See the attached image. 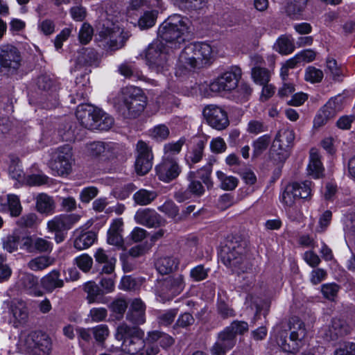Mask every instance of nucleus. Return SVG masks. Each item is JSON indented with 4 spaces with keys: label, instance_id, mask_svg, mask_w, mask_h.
Here are the masks:
<instances>
[{
    "label": "nucleus",
    "instance_id": "nucleus-55",
    "mask_svg": "<svg viewBox=\"0 0 355 355\" xmlns=\"http://www.w3.org/2000/svg\"><path fill=\"white\" fill-rule=\"evenodd\" d=\"M226 329L231 331L234 334V336L236 338L237 334L241 335L247 332L249 329V325L248 322L245 321L234 320L230 326L227 327Z\"/></svg>",
    "mask_w": 355,
    "mask_h": 355
},
{
    "label": "nucleus",
    "instance_id": "nucleus-28",
    "mask_svg": "<svg viewBox=\"0 0 355 355\" xmlns=\"http://www.w3.org/2000/svg\"><path fill=\"white\" fill-rule=\"evenodd\" d=\"M123 223L121 219L114 220L107 231V243L118 248H122L123 239L121 235Z\"/></svg>",
    "mask_w": 355,
    "mask_h": 355
},
{
    "label": "nucleus",
    "instance_id": "nucleus-26",
    "mask_svg": "<svg viewBox=\"0 0 355 355\" xmlns=\"http://www.w3.org/2000/svg\"><path fill=\"white\" fill-rule=\"evenodd\" d=\"M115 148L113 143L95 141L87 146V153L92 157L107 159L113 155Z\"/></svg>",
    "mask_w": 355,
    "mask_h": 355
},
{
    "label": "nucleus",
    "instance_id": "nucleus-31",
    "mask_svg": "<svg viewBox=\"0 0 355 355\" xmlns=\"http://www.w3.org/2000/svg\"><path fill=\"white\" fill-rule=\"evenodd\" d=\"M345 103V97L342 94H338L330 98L322 109L323 112H325L327 117L333 118L338 112L343 109Z\"/></svg>",
    "mask_w": 355,
    "mask_h": 355
},
{
    "label": "nucleus",
    "instance_id": "nucleus-45",
    "mask_svg": "<svg viewBox=\"0 0 355 355\" xmlns=\"http://www.w3.org/2000/svg\"><path fill=\"white\" fill-rule=\"evenodd\" d=\"M295 188L292 184H288L281 196L282 202L289 207L295 204L297 200V195L300 196V193H296L297 190Z\"/></svg>",
    "mask_w": 355,
    "mask_h": 355
},
{
    "label": "nucleus",
    "instance_id": "nucleus-60",
    "mask_svg": "<svg viewBox=\"0 0 355 355\" xmlns=\"http://www.w3.org/2000/svg\"><path fill=\"white\" fill-rule=\"evenodd\" d=\"M52 248V243L48 240L40 237L35 238L34 253L49 252L51 251Z\"/></svg>",
    "mask_w": 355,
    "mask_h": 355
},
{
    "label": "nucleus",
    "instance_id": "nucleus-16",
    "mask_svg": "<svg viewBox=\"0 0 355 355\" xmlns=\"http://www.w3.org/2000/svg\"><path fill=\"white\" fill-rule=\"evenodd\" d=\"M16 286L21 292L34 297H42L44 295L40 289L37 277L31 273L20 272L16 282Z\"/></svg>",
    "mask_w": 355,
    "mask_h": 355
},
{
    "label": "nucleus",
    "instance_id": "nucleus-7",
    "mask_svg": "<svg viewBox=\"0 0 355 355\" xmlns=\"http://www.w3.org/2000/svg\"><path fill=\"white\" fill-rule=\"evenodd\" d=\"M146 60L150 70L157 73L168 71L172 64L168 47L159 40L148 46L146 51Z\"/></svg>",
    "mask_w": 355,
    "mask_h": 355
},
{
    "label": "nucleus",
    "instance_id": "nucleus-35",
    "mask_svg": "<svg viewBox=\"0 0 355 355\" xmlns=\"http://www.w3.org/2000/svg\"><path fill=\"white\" fill-rule=\"evenodd\" d=\"M97 60V53L92 49H81L75 58L77 67H81L84 65H92Z\"/></svg>",
    "mask_w": 355,
    "mask_h": 355
},
{
    "label": "nucleus",
    "instance_id": "nucleus-14",
    "mask_svg": "<svg viewBox=\"0 0 355 355\" xmlns=\"http://www.w3.org/2000/svg\"><path fill=\"white\" fill-rule=\"evenodd\" d=\"M203 114L209 125L216 130H224L229 125L227 114L219 106L207 105L203 110Z\"/></svg>",
    "mask_w": 355,
    "mask_h": 355
},
{
    "label": "nucleus",
    "instance_id": "nucleus-4",
    "mask_svg": "<svg viewBox=\"0 0 355 355\" xmlns=\"http://www.w3.org/2000/svg\"><path fill=\"white\" fill-rule=\"evenodd\" d=\"M245 242L239 238H233L227 241L221 251V261L232 272L237 274L248 272L252 265L245 258Z\"/></svg>",
    "mask_w": 355,
    "mask_h": 355
},
{
    "label": "nucleus",
    "instance_id": "nucleus-12",
    "mask_svg": "<svg viewBox=\"0 0 355 355\" xmlns=\"http://www.w3.org/2000/svg\"><path fill=\"white\" fill-rule=\"evenodd\" d=\"M99 36L103 42L104 47L110 51H116L122 48L128 38L123 34V29L119 26L104 28L100 32Z\"/></svg>",
    "mask_w": 355,
    "mask_h": 355
},
{
    "label": "nucleus",
    "instance_id": "nucleus-43",
    "mask_svg": "<svg viewBox=\"0 0 355 355\" xmlns=\"http://www.w3.org/2000/svg\"><path fill=\"white\" fill-rule=\"evenodd\" d=\"M158 11L156 8L144 12L140 17L138 25L141 29H148L153 27L156 22Z\"/></svg>",
    "mask_w": 355,
    "mask_h": 355
},
{
    "label": "nucleus",
    "instance_id": "nucleus-5",
    "mask_svg": "<svg viewBox=\"0 0 355 355\" xmlns=\"http://www.w3.org/2000/svg\"><path fill=\"white\" fill-rule=\"evenodd\" d=\"M189 29L188 19L180 15H173L159 26L158 35L162 41L171 44L170 48H177L184 42Z\"/></svg>",
    "mask_w": 355,
    "mask_h": 355
},
{
    "label": "nucleus",
    "instance_id": "nucleus-51",
    "mask_svg": "<svg viewBox=\"0 0 355 355\" xmlns=\"http://www.w3.org/2000/svg\"><path fill=\"white\" fill-rule=\"evenodd\" d=\"M306 0H293L288 3L286 6V12L288 15L293 18L297 17V15L304 10L306 6Z\"/></svg>",
    "mask_w": 355,
    "mask_h": 355
},
{
    "label": "nucleus",
    "instance_id": "nucleus-9",
    "mask_svg": "<svg viewBox=\"0 0 355 355\" xmlns=\"http://www.w3.org/2000/svg\"><path fill=\"white\" fill-rule=\"evenodd\" d=\"M52 159L51 168L58 175L69 174L74 163L72 148L69 145L57 148L52 153Z\"/></svg>",
    "mask_w": 355,
    "mask_h": 355
},
{
    "label": "nucleus",
    "instance_id": "nucleus-54",
    "mask_svg": "<svg viewBox=\"0 0 355 355\" xmlns=\"http://www.w3.org/2000/svg\"><path fill=\"white\" fill-rule=\"evenodd\" d=\"M94 338L96 342L102 343L108 337L110 331L106 324H99L92 329Z\"/></svg>",
    "mask_w": 355,
    "mask_h": 355
},
{
    "label": "nucleus",
    "instance_id": "nucleus-10",
    "mask_svg": "<svg viewBox=\"0 0 355 355\" xmlns=\"http://www.w3.org/2000/svg\"><path fill=\"white\" fill-rule=\"evenodd\" d=\"M294 139L295 134L291 130L282 129L278 132L271 148L275 159L282 162L288 157Z\"/></svg>",
    "mask_w": 355,
    "mask_h": 355
},
{
    "label": "nucleus",
    "instance_id": "nucleus-20",
    "mask_svg": "<svg viewBox=\"0 0 355 355\" xmlns=\"http://www.w3.org/2000/svg\"><path fill=\"white\" fill-rule=\"evenodd\" d=\"M134 218L137 224L149 228L161 227L165 224V220L155 210L148 208L139 209Z\"/></svg>",
    "mask_w": 355,
    "mask_h": 355
},
{
    "label": "nucleus",
    "instance_id": "nucleus-48",
    "mask_svg": "<svg viewBox=\"0 0 355 355\" xmlns=\"http://www.w3.org/2000/svg\"><path fill=\"white\" fill-rule=\"evenodd\" d=\"M146 6L152 8H160L162 6V0H130L129 9L137 10Z\"/></svg>",
    "mask_w": 355,
    "mask_h": 355
},
{
    "label": "nucleus",
    "instance_id": "nucleus-21",
    "mask_svg": "<svg viewBox=\"0 0 355 355\" xmlns=\"http://www.w3.org/2000/svg\"><path fill=\"white\" fill-rule=\"evenodd\" d=\"M236 338L226 327L218 334L217 341L211 349L212 355H225L236 345Z\"/></svg>",
    "mask_w": 355,
    "mask_h": 355
},
{
    "label": "nucleus",
    "instance_id": "nucleus-11",
    "mask_svg": "<svg viewBox=\"0 0 355 355\" xmlns=\"http://www.w3.org/2000/svg\"><path fill=\"white\" fill-rule=\"evenodd\" d=\"M241 69L237 66H232L209 85L212 92L219 93L223 91H231L238 86L241 77Z\"/></svg>",
    "mask_w": 355,
    "mask_h": 355
},
{
    "label": "nucleus",
    "instance_id": "nucleus-15",
    "mask_svg": "<svg viewBox=\"0 0 355 355\" xmlns=\"http://www.w3.org/2000/svg\"><path fill=\"white\" fill-rule=\"evenodd\" d=\"M137 155L135 164V171L139 175L148 173L153 166V154L146 143L138 141L137 144Z\"/></svg>",
    "mask_w": 355,
    "mask_h": 355
},
{
    "label": "nucleus",
    "instance_id": "nucleus-41",
    "mask_svg": "<svg viewBox=\"0 0 355 355\" xmlns=\"http://www.w3.org/2000/svg\"><path fill=\"white\" fill-rule=\"evenodd\" d=\"M53 263V259L47 256H39L31 259L28 267L33 271L43 270Z\"/></svg>",
    "mask_w": 355,
    "mask_h": 355
},
{
    "label": "nucleus",
    "instance_id": "nucleus-25",
    "mask_svg": "<svg viewBox=\"0 0 355 355\" xmlns=\"http://www.w3.org/2000/svg\"><path fill=\"white\" fill-rule=\"evenodd\" d=\"M73 246L78 250H83L91 247L97 239L96 234L93 231H85L79 227L73 232Z\"/></svg>",
    "mask_w": 355,
    "mask_h": 355
},
{
    "label": "nucleus",
    "instance_id": "nucleus-63",
    "mask_svg": "<svg viewBox=\"0 0 355 355\" xmlns=\"http://www.w3.org/2000/svg\"><path fill=\"white\" fill-rule=\"evenodd\" d=\"M93 28L87 23H84L79 31V40L82 44H87L92 38Z\"/></svg>",
    "mask_w": 355,
    "mask_h": 355
},
{
    "label": "nucleus",
    "instance_id": "nucleus-37",
    "mask_svg": "<svg viewBox=\"0 0 355 355\" xmlns=\"http://www.w3.org/2000/svg\"><path fill=\"white\" fill-rule=\"evenodd\" d=\"M216 178L220 182V188L224 191H232L238 185L239 180L232 175H227L225 173L218 171L216 173Z\"/></svg>",
    "mask_w": 355,
    "mask_h": 355
},
{
    "label": "nucleus",
    "instance_id": "nucleus-52",
    "mask_svg": "<svg viewBox=\"0 0 355 355\" xmlns=\"http://www.w3.org/2000/svg\"><path fill=\"white\" fill-rule=\"evenodd\" d=\"M323 78V72L322 70L313 66H309L306 69L304 79L312 83H320Z\"/></svg>",
    "mask_w": 355,
    "mask_h": 355
},
{
    "label": "nucleus",
    "instance_id": "nucleus-61",
    "mask_svg": "<svg viewBox=\"0 0 355 355\" xmlns=\"http://www.w3.org/2000/svg\"><path fill=\"white\" fill-rule=\"evenodd\" d=\"M150 135L157 141H162L168 137L169 130L165 125H158L151 130Z\"/></svg>",
    "mask_w": 355,
    "mask_h": 355
},
{
    "label": "nucleus",
    "instance_id": "nucleus-46",
    "mask_svg": "<svg viewBox=\"0 0 355 355\" xmlns=\"http://www.w3.org/2000/svg\"><path fill=\"white\" fill-rule=\"evenodd\" d=\"M277 51L283 55L291 54L295 50V45L292 40L286 36H281L276 42Z\"/></svg>",
    "mask_w": 355,
    "mask_h": 355
},
{
    "label": "nucleus",
    "instance_id": "nucleus-40",
    "mask_svg": "<svg viewBox=\"0 0 355 355\" xmlns=\"http://www.w3.org/2000/svg\"><path fill=\"white\" fill-rule=\"evenodd\" d=\"M251 76L253 81L258 85H266L268 83L271 76V71L266 68L261 67H253Z\"/></svg>",
    "mask_w": 355,
    "mask_h": 355
},
{
    "label": "nucleus",
    "instance_id": "nucleus-32",
    "mask_svg": "<svg viewBox=\"0 0 355 355\" xmlns=\"http://www.w3.org/2000/svg\"><path fill=\"white\" fill-rule=\"evenodd\" d=\"M180 261L178 259L173 256H166L157 259L155 266L157 271L162 275H167L178 267Z\"/></svg>",
    "mask_w": 355,
    "mask_h": 355
},
{
    "label": "nucleus",
    "instance_id": "nucleus-22",
    "mask_svg": "<svg viewBox=\"0 0 355 355\" xmlns=\"http://www.w3.org/2000/svg\"><path fill=\"white\" fill-rule=\"evenodd\" d=\"M349 328L346 322L338 318H334L331 325L322 329L320 333L327 340H335L339 337L347 335Z\"/></svg>",
    "mask_w": 355,
    "mask_h": 355
},
{
    "label": "nucleus",
    "instance_id": "nucleus-47",
    "mask_svg": "<svg viewBox=\"0 0 355 355\" xmlns=\"http://www.w3.org/2000/svg\"><path fill=\"white\" fill-rule=\"evenodd\" d=\"M293 186H295L297 190V193H300V196L297 195V199H305L308 200L311 196V186L312 182L311 181L305 180L301 182H293L291 183Z\"/></svg>",
    "mask_w": 355,
    "mask_h": 355
},
{
    "label": "nucleus",
    "instance_id": "nucleus-23",
    "mask_svg": "<svg viewBox=\"0 0 355 355\" xmlns=\"http://www.w3.org/2000/svg\"><path fill=\"white\" fill-rule=\"evenodd\" d=\"M146 305L139 298L131 300L126 319L136 325L143 324L146 322Z\"/></svg>",
    "mask_w": 355,
    "mask_h": 355
},
{
    "label": "nucleus",
    "instance_id": "nucleus-42",
    "mask_svg": "<svg viewBox=\"0 0 355 355\" xmlns=\"http://www.w3.org/2000/svg\"><path fill=\"white\" fill-rule=\"evenodd\" d=\"M196 172L190 171L187 175V180L189 181L187 191L196 196H201L205 193V188L200 181L197 180Z\"/></svg>",
    "mask_w": 355,
    "mask_h": 355
},
{
    "label": "nucleus",
    "instance_id": "nucleus-33",
    "mask_svg": "<svg viewBox=\"0 0 355 355\" xmlns=\"http://www.w3.org/2000/svg\"><path fill=\"white\" fill-rule=\"evenodd\" d=\"M147 342L157 347L159 344L163 348H166L171 346L174 340L171 336L164 332L153 331L148 333Z\"/></svg>",
    "mask_w": 355,
    "mask_h": 355
},
{
    "label": "nucleus",
    "instance_id": "nucleus-49",
    "mask_svg": "<svg viewBox=\"0 0 355 355\" xmlns=\"http://www.w3.org/2000/svg\"><path fill=\"white\" fill-rule=\"evenodd\" d=\"M47 229L51 232H58L67 230L64 215L60 214L55 216L53 218L49 220L47 223Z\"/></svg>",
    "mask_w": 355,
    "mask_h": 355
},
{
    "label": "nucleus",
    "instance_id": "nucleus-17",
    "mask_svg": "<svg viewBox=\"0 0 355 355\" xmlns=\"http://www.w3.org/2000/svg\"><path fill=\"white\" fill-rule=\"evenodd\" d=\"M21 62L18 49L12 45L0 46V66L9 70H17Z\"/></svg>",
    "mask_w": 355,
    "mask_h": 355
},
{
    "label": "nucleus",
    "instance_id": "nucleus-1",
    "mask_svg": "<svg viewBox=\"0 0 355 355\" xmlns=\"http://www.w3.org/2000/svg\"><path fill=\"white\" fill-rule=\"evenodd\" d=\"M144 332L137 327H130L126 323L120 324L115 333V338L122 341L121 349L131 355H156L159 347L144 339Z\"/></svg>",
    "mask_w": 355,
    "mask_h": 355
},
{
    "label": "nucleus",
    "instance_id": "nucleus-53",
    "mask_svg": "<svg viewBox=\"0 0 355 355\" xmlns=\"http://www.w3.org/2000/svg\"><path fill=\"white\" fill-rule=\"evenodd\" d=\"M270 142V137L268 135H263L255 140L253 144L254 155H259L266 150Z\"/></svg>",
    "mask_w": 355,
    "mask_h": 355
},
{
    "label": "nucleus",
    "instance_id": "nucleus-50",
    "mask_svg": "<svg viewBox=\"0 0 355 355\" xmlns=\"http://www.w3.org/2000/svg\"><path fill=\"white\" fill-rule=\"evenodd\" d=\"M107 310L104 307H93L89 310L87 320L92 322H100L105 320Z\"/></svg>",
    "mask_w": 355,
    "mask_h": 355
},
{
    "label": "nucleus",
    "instance_id": "nucleus-56",
    "mask_svg": "<svg viewBox=\"0 0 355 355\" xmlns=\"http://www.w3.org/2000/svg\"><path fill=\"white\" fill-rule=\"evenodd\" d=\"M78 267L85 272H88L92 267L93 259L87 254H83L75 259Z\"/></svg>",
    "mask_w": 355,
    "mask_h": 355
},
{
    "label": "nucleus",
    "instance_id": "nucleus-2",
    "mask_svg": "<svg viewBox=\"0 0 355 355\" xmlns=\"http://www.w3.org/2000/svg\"><path fill=\"white\" fill-rule=\"evenodd\" d=\"M113 103L121 116L125 119H135L144 110L146 98L140 89L125 87L121 89L114 98Z\"/></svg>",
    "mask_w": 355,
    "mask_h": 355
},
{
    "label": "nucleus",
    "instance_id": "nucleus-13",
    "mask_svg": "<svg viewBox=\"0 0 355 355\" xmlns=\"http://www.w3.org/2000/svg\"><path fill=\"white\" fill-rule=\"evenodd\" d=\"M155 170L158 178L165 182H169L175 179L181 173V168L176 158L169 155L164 156L162 161L156 166Z\"/></svg>",
    "mask_w": 355,
    "mask_h": 355
},
{
    "label": "nucleus",
    "instance_id": "nucleus-3",
    "mask_svg": "<svg viewBox=\"0 0 355 355\" xmlns=\"http://www.w3.org/2000/svg\"><path fill=\"white\" fill-rule=\"evenodd\" d=\"M290 336L288 341V333L277 325L275 328L276 343L285 352L295 354L303 345L306 335L304 323L297 317L291 318L288 324Z\"/></svg>",
    "mask_w": 355,
    "mask_h": 355
},
{
    "label": "nucleus",
    "instance_id": "nucleus-57",
    "mask_svg": "<svg viewBox=\"0 0 355 355\" xmlns=\"http://www.w3.org/2000/svg\"><path fill=\"white\" fill-rule=\"evenodd\" d=\"M209 268H206L203 265H198L190 270V277L196 282L205 279L208 276Z\"/></svg>",
    "mask_w": 355,
    "mask_h": 355
},
{
    "label": "nucleus",
    "instance_id": "nucleus-6",
    "mask_svg": "<svg viewBox=\"0 0 355 355\" xmlns=\"http://www.w3.org/2000/svg\"><path fill=\"white\" fill-rule=\"evenodd\" d=\"M212 57L211 46L203 42L192 43L187 45L179 56V63L185 69L202 67Z\"/></svg>",
    "mask_w": 355,
    "mask_h": 355
},
{
    "label": "nucleus",
    "instance_id": "nucleus-36",
    "mask_svg": "<svg viewBox=\"0 0 355 355\" xmlns=\"http://www.w3.org/2000/svg\"><path fill=\"white\" fill-rule=\"evenodd\" d=\"M37 210L42 214H51L55 209V202L51 197L40 193L36 198Z\"/></svg>",
    "mask_w": 355,
    "mask_h": 355
},
{
    "label": "nucleus",
    "instance_id": "nucleus-58",
    "mask_svg": "<svg viewBox=\"0 0 355 355\" xmlns=\"http://www.w3.org/2000/svg\"><path fill=\"white\" fill-rule=\"evenodd\" d=\"M204 146L202 144H198L197 146L187 156V162L189 164H193L199 162L203 155Z\"/></svg>",
    "mask_w": 355,
    "mask_h": 355
},
{
    "label": "nucleus",
    "instance_id": "nucleus-38",
    "mask_svg": "<svg viewBox=\"0 0 355 355\" xmlns=\"http://www.w3.org/2000/svg\"><path fill=\"white\" fill-rule=\"evenodd\" d=\"M96 120L95 124L97 127L95 130H108L114 124V119L112 116L98 108L97 111Z\"/></svg>",
    "mask_w": 355,
    "mask_h": 355
},
{
    "label": "nucleus",
    "instance_id": "nucleus-64",
    "mask_svg": "<svg viewBox=\"0 0 355 355\" xmlns=\"http://www.w3.org/2000/svg\"><path fill=\"white\" fill-rule=\"evenodd\" d=\"M334 355H355V344L353 343L341 344L335 351Z\"/></svg>",
    "mask_w": 355,
    "mask_h": 355
},
{
    "label": "nucleus",
    "instance_id": "nucleus-27",
    "mask_svg": "<svg viewBox=\"0 0 355 355\" xmlns=\"http://www.w3.org/2000/svg\"><path fill=\"white\" fill-rule=\"evenodd\" d=\"M0 211L9 212L12 217L19 216L22 211L19 198L15 194H8L6 198L0 197Z\"/></svg>",
    "mask_w": 355,
    "mask_h": 355
},
{
    "label": "nucleus",
    "instance_id": "nucleus-59",
    "mask_svg": "<svg viewBox=\"0 0 355 355\" xmlns=\"http://www.w3.org/2000/svg\"><path fill=\"white\" fill-rule=\"evenodd\" d=\"M339 291V286L334 284H324L321 286V292L323 296L330 300H333L337 295Z\"/></svg>",
    "mask_w": 355,
    "mask_h": 355
},
{
    "label": "nucleus",
    "instance_id": "nucleus-24",
    "mask_svg": "<svg viewBox=\"0 0 355 355\" xmlns=\"http://www.w3.org/2000/svg\"><path fill=\"white\" fill-rule=\"evenodd\" d=\"M10 322L17 327L24 323L28 318V311L26 303L19 300H14L10 305Z\"/></svg>",
    "mask_w": 355,
    "mask_h": 355
},
{
    "label": "nucleus",
    "instance_id": "nucleus-39",
    "mask_svg": "<svg viewBox=\"0 0 355 355\" xmlns=\"http://www.w3.org/2000/svg\"><path fill=\"white\" fill-rule=\"evenodd\" d=\"M157 196L156 191L141 189L133 195V199L137 205L144 206L151 203Z\"/></svg>",
    "mask_w": 355,
    "mask_h": 355
},
{
    "label": "nucleus",
    "instance_id": "nucleus-18",
    "mask_svg": "<svg viewBox=\"0 0 355 355\" xmlns=\"http://www.w3.org/2000/svg\"><path fill=\"white\" fill-rule=\"evenodd\" d=\"M184 277L182 275L171 276L162 283L160 293L163 297L170 300L179 295L184 288Z\"/></svg>",
    "mask_w": 355,
    "mask_h": 355
},
{
    "label": "nucleus",
    "instance_id": "nucleus-19",
    "mask_svg": "<svg viewBox=\"0 0 355 355\" xmlns=\"http://www.w3.org/2000/svg\"><path fill=\"white\" fill-rule=\"evenodd\" d=\"M98 108L88 104H82L78 106L76 115L80 124L85 128L95 130L97 125L95 124L97 111Z\"/></svg>",
    "mask_w": 355,
    "mask_h": 355
},
{
    "label": "nucleus",
    "instance_id": "nucleus-30",
    "mask_svg": "<svg viewBox=\"0 0 355 355\" xmlns=\"http://www.w3.org/2000/svg\"><path fill=\"white\" fill-rule=\"evenodd\" d=\"M309 175L315 179L321 178L323 175L324 167L320 161V157L316 149H311L310 151L309 164L307 166Z\"/></svg>",
    "mask_w": 355,
    "mask_h": 355
},
{
    "label": "nucleus",
    "instance_id": "nucleus-29",
    "mask_svg": "<svg viewBox=\"0 0 355 355\" xmlns=\"http://www.w3.org/2000/svg\"><path fill=\"white\" fill-rule=\"evenodd\" d=\"M60 277V272L57 270H53L41 279L42 287L47 293H52L55 289L63 287L64 281Z\"/></svg>",
    "mask_w": 355,
    "mask_h": 355
},
{
    "label": "nucleus",
    "instance_id": "nucleus-62",
    "mask_svg": "<svg viewBox=\"0 0 355 355\" xmlns=\"http://www.w3.org/2000/svg\"><path fill=\"white\" fill-rule=\"evenodd\" d=\"M184 144V139H180L175 142L165 144L164 148V156L169 155L170 157H173V155L179 153Z\"/></svg>",
    "mask_w": 355,
    "mask_h": 355
},
{
    "label": "nucleus",
    "instance_id": "nucleus-8",
    "mask_svg": "<svg viewBox=\"0 0 355 355\" xmlns=\"http://www.w3.org/2000/svg\"><path fill=\"white\" fill-rule=\"evenodd\" d=\"M23 349L31 355H49L52 345L50 338L42 331H32L21 339Z\"/></svg>",
    "mask_w": 355,
    "mask_h": 355
},
{
    "label": "nucleus",
    "instance_id": "nucleus-44",
    "mask_svg": "<svg viewBox=\"0 0 355 355\" xmlns=\"http://www.w3.org/2000/svg\"><path fill=\"white\" fill-rule=\"evenodd\" d=\"M327 73H329L335 81H341L344 72L341 67L338 65L336 60L333 58H328L326 61Z\"/></svg>",
    "mask_w": 355,
    "mask_h": 355
},
{
    "label": "nucleus",
    "instance_id": "nucleus-34",
    "mask_svg": "<svg viewBox=\"0 0 355 355\" xmlns=\"http://www.w3.org/2000/svg\"><path fill=\"white\" fill-rule=\"evenodd\" d=\"M83 290L87 293L86 300L88 304L105 303L101 297L103 293L101 288L94 282H88L83 286Z\"/></svg>",
    "mask_w": 355,
    "mask_h": 355
}]
</instances>
